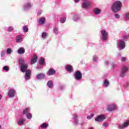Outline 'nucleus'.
I'll return each instance as SVG.
<instances>
[{
    "label": "nucleus",
    "instance_id": "nucleus-15",
    "mask_svg": "<svg viewBox=\"0 0 129 129\" xmlns=\"http://www.w3.org/2000/svg\"><path fill=\"white\" fill-rule=\"evenodd\" d=\"M93 13L96 16H98L101 14V10L98 8H95L93 9Z\"/></svg>",
    "mask_w": 129,
    "mask_h": 129
},
{
    "label": "nucleus",
    "instance_id": "nucleus-14",
    "mask_svg": "<svg viewBox=\"0 0 129 129\" xmlns=\"http://www.w3.org/2000/svg\"><path fill=\"white\" fill-rule=\"evenodd\" d=\"M1 57L2 60L6 59V55H7V49H3L1 51Z\"/></svg>",
    "mask_w": 129,
    "mask_h": 129
},
{
    "label": "nucleus",
    "instance_id": "nucleus-28",
    "mask_svg": "<svg viewBox=\"0 0 129 129\" xmlns=\"http://www.w3.org/2000/svg\"><path fill=\"white\" fill-rule=\"evenodd\" d=\"M48 126H49V125L48 124V123H43L40 125V127H41V128L44 129V128H47Z\"/></svg>",
    "mask_w": 129,
    "mask_h": 129
},
{
    "label": "nucleus",
    "instance_id": "nucleus-45",
    "mask_svg": "<svg viewBox=\"0 0 129 129\" xmlns=\"http://www.w3.org/2000/svg\"><path fill=\"white\" fill-rule=\"evenodd\" d=\"M112 68H116V67H117V64H116V63H112Z\"/></svg>",
    "mask_w": 129,
    "mask_h": 129
},
{
    "label": "nucleus",
    "instance_id": "nucleus-26",
    "mask_svg": "<svg viewBox=\"0 0 129 129\" xmlns=\"http://www.w3.org/2000/svg\"><path fill=\"white\" fill-rule=\"evenodd\" d=\"M47 86L49 88H53V81H49L47 83Z\"/></svg>",
    "mask_w": 129,
    "mask_h": 129
},
{
    "label": "nucleus",
    "instance_id": "nucleus-5",
    "mask_svg": "<svg viewBox=\"0 0 129 129\" xmlns=\"http://www.w3.org/2000/svg\"><path fill=\"white\" fill-rule=\"evenodd\" d=\"M74 77L77 81H80L82 79V73L81 72L77 71L75 72Z\"/></svg>",
    "mask_w": 129,
    "mask_h": 129
},
{
    "label": "nucleus",
    "instance_id": "nucleus-21",
    "mask_svg": "<svg viewBox=\"0 0 129 129\" xmlns=\"http://www.w3.org/2000/svg\"><path fill=\"white\" fill-rule=\"evenodd\" d=\"M25 48L24 47H20L18 49V54H19L20 55H23V54H25Z\"/></svg>",
    "mask_w": 129,
    "mask_h": 129
},
{
    "label": "nucleus",
    "instance_id": "nucleus-37",
    "mask_svg": "<svg viewBox=\"0 0 129 129\" xmlns=\"http://www.w3.org/2000/svg\"><path fill=\"white\" fill-rule=\"evenodd\" d=\"M124 19L125 21H129V12L126 13L124 15Z\"/></svg>",
    "mask_w": 129,
    "mask_h": 129
},
{
    "label": "nucleus",
    "instance_id": "nucleus-25",
    "mask_svg": "<svg viewBox=\"0 0 129 129\" xmlns=\"http://www.w3.org/2000/svg\"><path fill=\"white\" fill-rule=\"evenodd\" d=\"M92 60L93 62H94L95 63H97L98 61V56L96 55H94L92 57Z\"/></svg>",
    "mask_w": 129,
    "mask_h": 129
},
{
    "label": "nucleus",
    "instance_id": "nucleus-17",
    "mask_svg": "<svg viewBox=\"0 0 129 129\" xmlns=\"http://www.w3.org/2000/svg\"><path fill=\"white\" fill-rule=\"evenodd\" d=\"M56 74V71L53 69H50L47 72V75L48 76L54 75V74Z\"/></svg>",
    "mask_w": 129,
    "mask_h": 129
},
{
    "label": "nucleus",
    "instance_id": "nucleus-8",
    "mask_svg": "<svg viewBox=\"0 0 129 129\" xmlns=\"http://www.w3.org/2000/svg\"><path fill=\"white\" fill-rule=\"evenodd\" d=\"M91 7V3L88 0H86L83 2L82 8L83 9H88Z\"/></svg>",
    "mask_w": 129,
    "mask_h": 129
},
{
    "label": "nucleus",
    "instance_id": "nucleus-56",
    "mask_svg": "<svg viewBox=\"0 0 129 129\" xmlns=\"http://www.w3.org/2000/svg\"><path fill=\"white\" fill-rule=\"evenodd\" d=\"M83 1H84H84H86V0H83Z\"/></svg>",
    "mask_w": 129,
    "mask_h": 129
},
{
    "label": "nucleus",
    "instance_id": "nucleus-36",
    "mask_svg": "<svg viewBox=\"0 0 129 129\" xmlns=\"http://www.w3.org/2000/svg\"><path fill=\"white\" fill-rule=\"evenodd\" d=\"M66 22V18L65 17H61L60 18V23L61 24H64Z\"/></svg>",
    "mask_w": 129,
    "mask_h": 129
},
{
    "label": "nucleus",
    "instance_id": "nucleus-3",
    "mask_svg": "<svg viewBox=\"0 0 129 129\" xmlns=\"http://www.w3.org/2000/svg\"><path fill=\"white\" fill-rule=\"evenodd\" d=\"M33 3L31 2H27L24 4L22 7L23 12H28L33 8Z\"/></svg>",
    "mask_w": 129,
    "mask_h": 129
},
{
    "label": "nucleus",
    "instance_id": "nucleus-49",
    "mask_svg": "<svg viewBox=\"0 0 129 129\" xmlns=\"http://www.w3.org/2000/svg\"><path fill=\"white\" fill-rule=\"evenodd\" d=\"M124 87H125L126 88H127V87H129V84L127 83L125 86Z\"/></svg>",
    "mask_w": 129,
    "mask_h": 129
},
{
    "label": "nucleus",
    "instance_id": "nucleus-42",
    "mask_svg": "<svg viewBox=\"0 0 129 129\" xmlns=\"http://www.w3.org/2000/svg\"><path fill=\"white\" fill-rule=\"evenodd\" d=\"M41 37L43 39H45L47 37V33L46 32H43Z\"/></svg>",
    "mask_w": 129,
    "mask_h": 129
},
{
    "label": "nucleus",
    "instance_id": "nucleus-1",
    "mask_svg": "<svg viewBox=\"0 0 129 129\" xmlns=\"http://www.w3.org/2000/svg\"><path fill=\"white\" fill-rule=\"evenodd\" d=\"M18 63L21 72L25 73L24 76L25 80H30L31 79V70L28 69V64L25 63V58L23 57L19 58Z\"/></svg>",
    "mask_w": 129,
    "mask_h": 129
},
{
    "label": "nucleus",
    "instance_id": "nucleus-7",
    "mask_svg": "<svg viewBox=\"0 0 129 129\" xmlns=\"http://www.w3.org/2000/svg\"><path fill=\"white\" fill-rule=\"evenodd\" d=\"M128 70V68L126 67L125 66H123L121 68V72L120 73V77H124L125 76V73L127 72Z\"/></svg>",
    "mask_w": 129,
    "mask_h": 129
},
{
    "label": "nucleus",
    "instance_id": "nucleus-50",
    "mask_svg": "<svg viewBox=\"0 0 129 129\" xmlns=\"http://www.w3.org/2000/svg\"><path fill=\"white\" fill-rule=\"evenodd\" d=\"M108 64H109V62H108V61H105V64L108 65Z\"/></svg>",
    "mask_w": 129,
    "mask_h": 129
},
{
    "label": "nucleus",
    "instance_id": "nucleus-27",
    "mask_svg": "<svg viewBox=\"0 0 129 129\" xmlns=\"http://www.w3.org/2000/svg\"><path fill=\"white\" fill-rule=\"evenodd\" d=\"M53 32L54 34L58 35L59 34V28L57 27H54Z\"/></svg>",
    "mask_w": 129,
    "mask_h": 129
},
{
    "label": "nucleus",
    "instance_id": "nucleus-13",
    "mask_svg": "<svg viewBox=\"0 0 129 129\" xmlns=\"http://www.w3.org/2000/svg\"><path fill=\"white\" fill-rule=\"evenodd\" d=\"M72 20L75 22H77L80 20V15L77 14H74L72 15Z\"/></svg>",
    "mask_w": 129,
    "mask_h": 129
},
{
    "label": "nucleus",
    "instance_id": "nucleus-18",
    "mask_svg": "<svg viewBox=\"0 0 129 129\" xmlns=\"http://www.w3.org/2000/svg\"><path fill=\"white\" fill-rule=\"evenodd\" d=\"M36 78L38 80H42L45 78V74L42 73L36 75Z\"/></svg>",
    "mask_w": 129,
    "mask_h": 129
},
{
    "label": "nucleus",
    "instance_id": "nucleus-51",
    "mask_svg": "<svg viewBox=\"0 0 129 129\" xmlns=\"http://www.w3.org/2000/svg\"><path fill=\"white\" fill-rule=\"evenodd\" d=\"M75 1V3H79V2L80 1V0H74Z\"/></svg>",
    "mask_w": 129,
    "mask_h": 129
},
{
    "label": "nucleus",
    "instance_id": "nucleus-38",
    "mask_svg": "<svg viewBox=\"0 0 129 129\" xmlns=\"http://www.w3.org/2000/svg\"><path fill=\"white\" fill-rule=\"evenodd\" d=\"M13 50H12V49L11 48H8L7 49H6V54H8V55L11 54Z\"/></svg>",
    "mask_w": 129,
    "mask_h": 129
},
{
    "label": "nucleus",
    "instance_id": "nucleus-30",
    "mask_svg": "<svg viewBox=\"0 0 129 129\" xmlns=\"http://www.w3.org/2000/svg\"><path fill=\"white\" fill-rule=\"evenodd\" d=\"M24 121H26L25 119H23V118L20 119L18 121V123L19 125H22L24 124Z\"/></svg>",
    "mask_w": 129,
    "mask_h": 129
},
{
    "label": "nucleus",
    "instance_id": "nucleus-53",
    "mask_svg": "<svg viewBox=\"0 0 129 129\" xmlns=\"http://www.w3.org/2000/svg\"><path fill=\"white\" fill-rule=\"evenodd\" d=\"M88 129H94V128H93V127L90 126L88 127Z\"/></svg>",
    "mask_w": 129,
    "mask_h": 129
},
{
    "label": "nucleus",
    "instance_id": "nucleus-12",
    "mask_svg": "<svg viewBox=\"0 0 129 129\" xmlns=\"http://www.w3.org/2000/svg\"><path fill=\"white\" fill-rule=\"evenodd\" d=\"M16 94V91L14 90V89H11L9 90L8 93V96L10 97L11 98L13 97H15V95Z\"/></svg>",
    "mask_w": 129,
    "mask_h": 129
},
{
    "label": "nucleus",
    "instance_id": "nucleus-11",
    "mask_svg": "<svg viewBox=\"0 0 129 129\" xmlns=\"http://www.w3.org/2000/svg\"><path fill=\"white\" fill-rule=\"evenodd\" d=\"M129 125V120H126L124 122L123 124H119L118 125L119 128L122 129L125 127H127Z\"/></svg>",
    "mask_w": 129,
    "mask_h": 129
},
{
    "label": "nucleus",
    "instance_id": "nucleus-22",
    "mask_svg": "<svg viewBox=\"0 0 129 129\" xmlns=\"http://www.w3.org/2000/svg\"><path fill=\"white\" fill-rule=\"evenodd\" d=\"M45 22H46V19H45V18L44 17H42L39 19L38 23L39 25H44Z\"/></svg>",
    "mask_w": 129,
    "mask_h": 129
},
{
    "label": "nucleus",
    "instance_id": "nucleus-52",
    "mask_svg": "<svg viewBox=\"0 0 129 129\" xmlns=\"http://www.w3.org/2000/svg\"><path fill=\"white\" fill-rule=\"evenodd\" d=\"M2 99H3V96H2V95L0 94V100H2Z\"/></svg>",
    "mask_w": 129,
    "mask_h": 129
},
{
    "label": "nucleus",
    "instance_id": "nucleus-48",
    "mask_svg": "<svg viewBox=\"0 0 129 129\" xmlns=\"http://www.w3.org/2000/svg\"><path fill=\"white\" fill-rule=\"evenodd\" d=\"M117 57L118 58H120L121 57V54L120 53H117Z\"/></svg>",
    "mask_w": 129,
    "mask_h": 129
},
{
    "label": "nucleus",
    "instance_id": "nucleus-46",
    "mask_svg": "<svg viewBox=\"0 0 129 129\" xmlns=\"http://www.w3.org/2000/svg\"><path fill=\"white\" fill-rule=\"evenodd\" d=\"M41 14H42V10H39V11L38 12V13H37L38 16H40Z\"/></svg>",
    "mask_w": 129,
    "mask_h": 129
},
{
    "label": "nucleus",
    "instance_id": "nucleus-9",
    "mask_svg": "<svg viewBox=\"0 0 129 129\" xmlns=\"http://www.w3.org/2000/svg\"><path fill=\"white\" fill-rule=\"evenodd\" d=\"M104 119H105V116H104L103 114L98 115L95 118V121H97L98 122L103 121Z\"/></svg>",
    "mask_w": 129,
    "mask_h": 129
},
{
    "label": "nucleus",
    "instance_id": "nucleus-47",
    "mask_svg": "<svg viewBox=\"0 0 129 129\" xmlns=\"http://www.w3.org/2000/svg\"><path fill=\"white\" fill-rule=\"evenodd\" d=\"M103 126H104L105 127H107V124L106 122H105L103 123Z\"/></svg>",
    "mask_w": 129,
    "mask_h": 129
},
{
    "label": "nucleus",
    "instance_id": "nucleus-31",
    "mask_svg": "<svg viewBox=\"0 0 129 129\" xmlns=\"http://www.w3.org/2000/svg\"><path fill=\"white\" fill-rule=\"evenodd\" d=\"M2 71L5 72H9L10 71V67L9 66H5L3 68Z\"/></svg>",
    "mask_w": 129,
    "mask_h": 129
},
{
    "label": "nucleus",
    "instance_id": "nucleus-4",
    "mask_svg": "<svg viewBox=\"0 0 129 129\" xmlns=\"http://www.w3.org/2000/svg\"><path fill=\"white\" fill-rule=\"evenodd\" d=\"M117 46L119 51L123 50L125 48V41L121 39L119 40L117 42Z\"/></svg>",
    "mask_w": 129,
    "mask_h": 129
},
{
    "label": "nucleus",
    "instance_id": "nucleus-34",
    "mask_svg": "<svg viewBox=\"0 0 129 129\" xmlns=\"http://www.w3.org/2000/svg\"><path fill=\"white\" fill-rule=\"evenodd\" d=\"M128 38H129L128 35H124L123 36L122 39H121V40H123V41H124V42H125V41H127V40L128 39Z\"/></svg>",
    "mask_w": 129,
    "mask_h": 129
},
{
    "label": "nucleus",
    "instance_id": "nucleus-24",
    "mask_svg": "<svg viewBox=\"0 0 129 129\" xmlns=\"http://www.w3.org/2000/svg\"><path fill=\"white\" fill-rule=\"evenodd\" d=\"M104 87H108L109 86V81L107 79H105L103 82Z\"/></svg>",
    "mask_w": 129,
    "mask_h": 129
},
{
    "label": "nucleus",
    "instance_id": "nucleus-41",
    "mask_svg": "<svg viewBox=\"0 0 129 129\" xmlns=\"http://www.w3.org/2000/svg\"><path fill=\"white\" fill-rule=\"evenodd\" d=\"M127 58L126 57L123 56L121 58V62H125Z\"/></svg>",
    "mask_w": 129,
    "mask_h": 129
},
{
    "label": "nucleus",
    "instance_id": "nucleus-55",
    "mask_svg": "<svg viewBox=\"0 0 129 129\" xmlns=\"http://www.w3.org/2000/svg\"><path fill=\"white\" fill-rule=\"evenodd\" d=\"M0 129H2V125L0 124Z\"/></svg>",
    "mask_w": 129,
    "mask_h": 129
},
{
    "label": "nucleus",
    "instance_id": "nucleus-20",
    "mask_svg": "<svg viewBox=\"0 0 129 129\" xmlns=\"http://www.w3.org/2000/svg\"><path fill=\"white\" fill-rule=\"evenodd\" d=\"M73 118H74V120H73V121H74L75 124H78V116L77 115V114H75L73 116Z\"/></svg>",
    "mask_w": 129,
    "mask_h": 129
},
{
    "label": "nucleus",
    "instance_id": "nucleus-39",
    "mask_svg": "<svg viewBox=\"0 0 129 129\" xmlns=\"http://www.w3.org/2000/svg\"><path fill=\"white\" fill-rule=\"evenodd\" d=\"M7 31H8V32H12V31H14V27L13 26L9 27L7 29Z\"/></svg>",
    "mask_w": 129,
    "mask_h": 129
},
{
    "label": "nucleus",
    "instance_id": "nucleus-35",
    "mask_svg": "<svg viewBox=\"0 0 129 129\" xmlns=\"http://www.w3.org/2000/svg\"><path fill=\"white\" fill-rule=\"evenodd\" d=\"M26 116L28 119H32V118L33 117V115L31 113L27 114Z\"/></svg>",
    "mask_w": 129,
    "mask_h": 129
},
{
    "label": "nucleus",
    "instance_id": "nucleus-43",
    "mask_svg": "<svg viewBox=\"0 0 129 129\" xmlns=\"http://www.w3.org/2000/svg\"><path fill=\"white\" fill-rule=\"evenodd\" d=\"M115 18H116V19H119V18H120V16L118 14H115L114 15Z\"/></svg>",
    "mask_w": 129,
    "mask_h": 129
},
{
    "label": "nucleus",
    "instance_id": "nucleus-6",
    "mask_svg": "<svg viewBox=\"0 0 129 129\" xmlns=\"http://www.w3.org/2000/svg\"><path fill=\"white\" fill-rule=\"evenodd\" d=\"M101 34L102 36L101 40L103 41H106L107 38H108V33L105 31V29L101 30Z\"/></svg>",
    "mask_w": 129,
    "mask_h": 129
},
{
    "label": "nucleus",
    "instance_id": "nucleus-33",
    "mask_svg": "<svg viewBox=\"0 0 129 129\" xmlns=\"http://www.w3.org/2000/svg\"><path fill=\"white\" fill-rule=\"evenodd\" d=\"M44 63H45V59H44V58L43 57L40 58V59H39L40 65H44Z\"/></svg>",
    "mask_w": 129,
    "mask_h": 129
},
{
    "label": "nucleus",
    "instance_id": "nucleus-10",
    "mask_svg": "<svg viewBox=\"0 0 129 129\" xmlns=\"http://www.w3.org/2000/svg\"><path fill=\"white\" fill-rule=\"evenodd\" d=\"M116 109V105L115 104H110L107 105V110L108 111H113Z\"/></svg>",
    "mask_w": 129,
    "mask_h": 129
},
{
    "label": "nucleus",
    "instance_id": "nucleus-32",
    "mask_svg": "<svg viewBox=\"0 0 129 129\" xmlns=\"http://www.w3.org/2000/svg\"><path fill=\"white\" fill-rule=\"evenodd\" d=\"M22 30L25 33H27L29 31V28L27 25H25L23 26Z\"/></svg>",
    "mask_w": 129,
    "mask_h": 129
},
{
    "label": "nucleus",
    "instance_id": "nucleus-16",
    "mask_svg": "<svg viewBox=\"0 0 129 129\" xmlns=\"http://www.w3.org/2000/svg\"><path fill=\"white\" fill-rule=\"evenodd\" d=\"M66 70L68 72L71 73V72H73V67L70 64H68L65 66Z\"/></svg>",
    "mask_w": 129,
    "mask_h": 129
},
{
    "label": "nucleus",
    "instance_id": "nucleus-2",
    "mask_svg": "<svg viewBox=\"0 0 129 129\" xmlns=\"http://www.w3.org/2000/svg\"><path fill=\"white\" fill-rule=\"evenodd\" d=\"M122 8V3L119 1H115L111 7V10L113 13H117L121 11Z\"/></svg>",
    "mask_w": 129,
    "mask_h": 129
},
{
    "label": "nucleus",
    "instance_id": "nucleus-44",
    "mask_svg": "<svg viewBox=\"0 0 129 129\" xmlns=\"http://www.w3.org/2000/svg\"><path fill=\"white\" fill-rule=\"evenodd\" d=\"M92 117H93V115H90L87 116V118L88 119H91V118H92Z\"/></svg>",
    "mask_w": 129,
    "mask_h": 129
},
{
    "label": "nucleus",
    "instance_id": "nucleus-29",
    "mask_svg": "<svg viewBox=\"0 0 129 129\" xmlns=\"http://www.w3.org/2000/svg\"><path fill=\"white\" fill-rule=\"evenodd\" d=\"M37 60H38V57H37L36 55H34L31 60V64H35V63L37 62Z\"/></svg>",
    "mask_w": 129,
    "mask_h": 129
},
{
    "label": "nucleus",
    "instance_id": "nucleus-23",
    "mask_svg": "<svg viewBox=\"0 0 129 129\" xmlns=\"http://www.w3.org/2000/svg\"><path fill=\"white\" fill-rule=\"evenodd\" d=\"M31 109L30 108H26L23 112V114L26 115L28 113H30V111Z\"/></svg>",
    "mask_w": 129,
    "mask_h": 129
},
{
    "label": "nucleus",
    "instance_id": "nucleus-19",
    "mask_svg": "<svg viewBox=\"0 0 129 129\" xmlns=\"http://www.w3.org/2000/svg\"><path fill=\"white\" fill-rule=\"evenodd\" d=\"M23 36L21 35H18L16 37V43H22L23 42Z\"/></svg>",
    "mask_w": 129,
    "mask_h": 129
},
{
    "label": "nucleus",
    "instance_id": "nucleus-40",
    "mask_svg": "<svg viewBox=\"0 0 129 129\" xmlns=\"http://www.w3.org/2000/svg\"><path fill=\"white\" fill-rule=\"evenodd\" d=\"M59 90H64L65 89V86L64 85H60L58 87Z\"/></svg>",
    "mask_w": 129,
    "mask_h": 129
},
{
    "label": "nucleus",
    "instance_id": "nucleus-54",
    "mask_svg": "<svg viewBox=\"0 0 129 129\" xmlns=\"http://www.w3.org/2000/svg\"><path fill=\"white\" fill-rule=\"evenodd\" d=\"M36 69H40V67H37V68H36Z\"/></svg>",
    "mask_w": 129,
    "mask_h": 129
}]
</instances>
